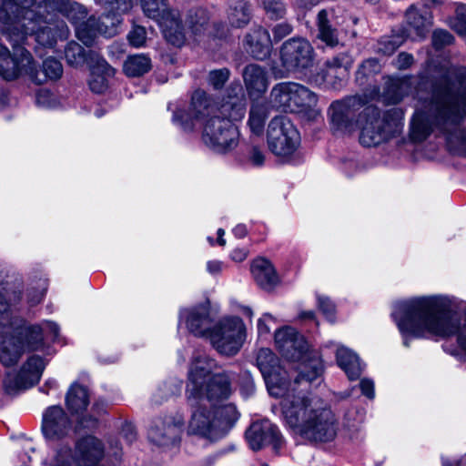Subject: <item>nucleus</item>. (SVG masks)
Segmentation results:
<instances>
[{
	"label": "nucleus",
	"instance_id": "f3484780",
	"mask_svg": "<svg viewBox=\"0 0 466 466\" xmlns=\"http://www.w3.org/2000/svg\"><path fill=\"white\" fill-rule=\"evenodd\" d=\"M41 430L48 441H63L73 431L72 420L61 406H49L43 412Z\"/></svg>",
	"mask_w": 466,
	"mask_h": 466
},
{
	"label": "nucleus",
	"instance_id": "f257e3e1",
	"mask_svg": "<svg viewBox=\"0 0 466 466\" xmlns=\"http://www.w3.org/2000/svg\"><path fill=\"white\" fill-rule=\"evenodd\" d=\"M275 343L281 355L289 361L301 362L299 374L290 380L285 367L267 348L257 353L256 365L260 370L270 395L281 398L286 423L305 440L328 442L337 435V420L324 401L298 391L299 384L309 385L319 378L323 365L319 359L308 357V343L295 329L284 327L275 332Z\"/></svg>",
	"mask_w": 466,
	"mask_h": 466
},
{
	"label": "nucleus",
	"instance_id": "c03bdc74",
	"mask_svg": "<svg viewBox=\"0 0 466 466\" xmlns=\"http://www.w3.org/2000/svg\"><path fill=\"white\" fill-rule=\"evenodd\" d=\"M407 92L408 83L406 80L390 77L386 82L384 97L390 104L396 105L402 100Z\"/></svg>",
	"mask_w": 466,
	"mask_h": 466
},
{
	"label": "nucleus",
	"instance_id": "09e8293b",
	"mask_svg": "<svg viewBox=\"0 0 466 466\" xmlns=\"http://www.w3.org/2000/svg\"><path fill=\"white\" fill-rule=\"evenodd\" d=\"M406 38L402 35L383 36L378 41L375 46V52L383 56H390L403 44Z\"/></svg>",
	"mask_w": 466,
	"mask_h": 466
},
{
	"label": "nucleus",
	"instance_id": "c85d7f7f",
	"mask_svg": "<svg viewBox=\"0 0 466 466\" xmlns=\"http://www.w3.org/2000/svg\"><path fill=\"white\" fill-rule=\"evenodd\" d=\"M22 299L21 283L11 284L6 281L0 285V328L10 326L15 317L13 316L11 306Z\"/></svg>",
	"mask_w": 466,
	"mask_h": 466
},
{
	"label": "nucleus",
	"instance_id": "69168bd1",
	"mask_svg": "<svg viewBox=\"0 0 466 466\" xmlns=\"http://www.w3.org/2000/svg\"><path fill=\"white\" fill-rule=\"evenodd\" d=\"M248 161L255 167H261L265 161L263 151L256 146L250 147L248 152Z\"/></svg>",
	"mask_w": 466,
	"mask_h": 466
},
{
	"label": "nucleus",
	"instance_id": "49530a36",
	"mask_svg": "<svg viewBox=\"0 0 466 466\" xmlns=\"http://www.w3.org/2000/svg\"><path fill=\"white\" fill-rule=\"evenodd\" d=\"M38 77L41 80L40 82H35L40 85L49 80H57L63 75V66L61 62L56 58L48 57L43 62L42 69L39 71L37 69Z\"/></svg>",
	"mask_w": 466,
	"mask_h": 466
},
{
	"label": "nucleus",
	"instance_id": "79ce46f5",
	"mask_svg": "<svg viewBox=\"0 0 466 466\" xmlns=\"http://www.w3.org/2000/svg\"><path fill=\"white\" fill-rule=\"evenodd\" d=\"M152 67L149 56L140 54L127 56L123 70L127 76L137 77L147 74Z\"/></svg>",
	"mask_w": 466,
	"mask_h": 466
},
{
	"label": "nucleus",
	"instance_id": "864d4df0",
	"mask_svg": "<svg viewBox=\"0 0 466 466\" xmlns=\"http://www.w3.org/2000/svg\"><path fill=\"white\" fill-rule=\"evenodd\" d=\"M230 71L226 68L211 70L208 76V83L216 90L222 89L229 79Z\"/></svg>",
	"mask_w": 466,
	"mask_h": 466
},
{
	"label": "nucleus",
	"instance_id": "4c0bfd02",
	"mask_svg": "<svg viewBox=\"0 0 466 466\" xmlns=\"http://www.w3.org/2000/svg\"><path fill=\"white\" fill-rule=\"evenodd\" d=\"M95 3L102 7L105 12L112 15L111 25L107 33L114 30V25H120L122 15L128 13L134 5V0H95Z\"/></svg>",
	"mask_w": 466,
	"mask_h": 466
},
{
	"label": "nucleus",
	"instance_id": "a19ab883",
	"mask_svg": "<svg viewBox=\"0 0 466 466\" xmlns=\"http://www.w3.org/2000/svg\"><path fill=\"white\" fill-rule=\"evenodd\" d=\"M139 4L143 14L157 23L177 10L170 6L168 0H139Z\"/></svg>",
	"mask_w": 466,
	"mask_h": 466
},
{
	"label": "nucleus",
	"instance_id": "cd10ccee",
	"mask_svg": "<svg viewBox=\"0 0 466 466\" xmlns=\"http://www.w3.org/2000/svg\"><path fill=\"white\" fill-rule=\"evenodd\" d=\"M406 26L402 30V35L407 39H421L426 35L431 25V15L427 11L420 14L414 5H411L405 13Z\"/></svg>",
	"mask_w": 466,
	"mask_h": 466
},
{
	"label": "nucleus",
	"instance_id": "4d7b16f0",
	"mask_svg": "<svg viewBox=\"0 0 466 466\" xmlns=\"http://www.w3.org/2000/svg\"><path fill=\"white\" fill-rule=\"evenodd\" d=\"M453 35L442 29L435 30L432 35V45L435 49H441L446 46H450L453 43Z\"/></svg>",
	"mask_w": 466,
	"mask_h": 466
},
{
	"label": "nucleus",
	"instance_id": "4be33fe9",
	"mask_svg": "<svg viewBox=\"0 0 466 466\" xmlns=\"http://www.w3.org/2000/svg\"><path fill=\"white\" fill-rule=\"evenodd\" d=\"M353 58L348 52H342L328 59L322 70L324 83L334 89L340 88L346 82Z\"/></svg>",
	"mask_w": 466,
	"mask_h": 466
},
{
	"label": "nucleus",
	"instance_id": "bf43d9fd",
	"mask_svg": "<svg viewBox=\"0 0 466 466\" xmlns=\"http://www.w3.org/2000/svg\"><path fill=\"white\" fill-rule=\"evenodd\" d=\"M127 39L131 46L141 47L147 40L146 28L140 25H135L127 35Z\"/></svg>",
	"mask_w": 466,
	"mask_h": 466
},
{
	"label": "nucleus",
	"instance_id": "13d9d810",
	"mask_svg": "<svg viewBox=\"0 0 466 466\" xmlns=\"http://www.w3.org/2000/svg\"><path fill=\"white\" fill-rule=\"evenodd\" d=\"M181 382L176 384H167L165 383L162 387L157 390V393H156L153 397L154 401L156 403H160L162 400L167 399L170 396H173L180 391Z\"/></svg>",
	"mask_w": 466,
	"mask_h": 466
},
{
	"label": "nucleus",
	"instance_id": "0eeeda50",
	"mask_svg": "<svg viewBox=\"0 0 466 466\" xmlns=\"http://www.w3.org/2000/svg\"><path fill=\"white\" fill-rule=\"evenodd\" d=\"M62 15L75 25L76 37L86 46L93 45L97 35L112 37L117 33L119 25H114V30L107 33L110 29L108 25H111V14L104 11L98 18H87L86 7L77 2H69Z\"/></svg>",
	"mask_w": 466,
	"mask_h": 466
},
{
	"label": "nucleus",
	"instance_id": "2eb2a0df",
	"mask_svg": "<svg viewBox=\"0 0 466 466\" xmlns=\"http://www.w3.org/2000/svg\"><path fill=\"white\" fill-rule=\"evenodd\" d=\"M197 394L186 392L188 403L194 405L202 401L210 406L220 407V403L228 400L232 393L231 376L228 371L214 373L200 383V389Z\"/></svg>",
	"mask_w": 466,
	"mask_h": 466
},
{
	"label": "nucleus",
	"instance_id": "393cba45",
	"mask_svg": "<svg viewBox=\"0 0 466 466\" xmlns=\"http://www.w3.org/2000/svg\"><path fill=\"white\" fill-rule=\"evenodd\" d=\"M182 320L185 321L189 332L197 337H208L212 329L209 309L205 305L180 310L179 321Z\"/></svg>",
	"mask_w": 466,
	"mask_h": 466
},
{
	"label": "nucleus",
	"instance_id": "a878e982",
	"mask_svg": "<svg viewBox=\"0 0 466 466\" xmlns=\"http://www.w3.org/2000/svg\"><path fill=\"white\" fill-rule=\"evenodd\" d=\"M25 351V345L9 326L0 328V361L4 366L15 365Z\"/></svg>",
	"mask_w": 466,
	"mask_h": 466
},
{
	"label": "nucleus",
	"instance_id": "e2e57ef3",
	"mask_svg": "<svg viewBox=\"0 0 466 466\" xmlns=\"http://www.w3.org/2000/svg\"><path fill=\"white\" fill-rule=\"evenodd\" d=\"M292 25L287 22L276 25L272 28L273 38L275 42H279L292 32Z\"/></svg>",
	"mask_w": 466,
	"mask_h": 466
},
{
	"label": "nucleus",
	"instance_id": "ddd939ff",
	"mask_svg": "<svg viewBox=\"0 0 466 466\" xmlns=\"http://www.w3.org/2000/svg\"><path fill=\"white\" fill-rule=\"evenodd\" d=\"M10 43L14 46V42ZM20 46H13L15 50V56H13L8 48L0 44V76L11 81L25 75L33 82H40L35 61L32 55Z\"/></svg>",
	"mask_w": 466,
	"mask_h": 466
},
{
	"label": "nucleus",
	"instance_id": "aec40b11",
	"mask_svg": "<svg viewBox=\"0 0 466 466\" xmlns=\"http://www.w3.org/2000/svg\"><path fill=\"white\" fill-rule=\"evenodd\" d=\"M183 423L173 418L157 419L148 429L147 438L151 443L158 447L177 445L180 441Z\"/></svg>",
	"mask_w": 466,
	"mask_h": 466
},
{
	"label": "nucleus",
	"instance_id": "4468645a",
	"mask_svg": "<svg viewBox=\"0 0 466 466\" xmlns=\"http://www.w3.org/2000/svg\"><path fill=\"white\" fill-rule=\"evenodd\" d=\"M208 337L218 353L233 356L242 346L244 324L238 317L224 318L212 328Z\"/></svg>",
	"mask_w": 466,
	"mask_h": 466
},
{
	"label": "nucleus",
	"instance_id": "6e6d98bb",
	"mask_svg": "<svg viewBox=\"0 0 466 466\" xmlns=\"http://www.w3.org/2000/svg\"><path fill=\"white\" fill-rule=\"evenodd\" d=\"M318 307L326 319L331 322L335 320L336 307L334 303L325 296L318 295Z\"/></svg>",
	"mask_w": 466,
	"mask_h": 466
},
{
	"label": "nucleus",
	"instance_id": "680f3d73",
	"mask_svg": "<svg viewBox=\"0 0 466 466\" xmlns=\"http://www.w3.org/2000/svg\"><path fill=\"white\" fill-rule=\"evenodd\" d=\"M40 327L44 333L45 340H49L52 342L58 341L60 329L56 322L45 320L40 324Z\"/></svg>",
	"mask_w": 466,
	"mask_h": 466
},
{
	"label": "nucleus",
	"instance_id": "9b49d317",
	"mask_svg": "<svg viewBox=\"0 0 466 466\" xmlns=\"http://www.w3.org/2000/svg\"><path fill=\"white\" fill-rule=\"evenodd\" d=\"M268 149L276 156L288 157L300 145V135L293 123L286 116L273 117L267 129Z\"/></svg>",
	"mask_w": 466,
	"mask_h": 466
},
{
	"label": "nucleus",
	"instance_id": "58836bf2",
	"mask_svg": "<svg viewBox=\"0 0 466 466\" xmlns=\"http://www.w3.org/2000/svg\"><path fill=\"white\" fill-rule=\"evenodd\" d=\"M115 69L105 60L97 63L91 71L89 79L90 89L96 94L104 93L108 86V78L114 76Z\"/></svg>",
	"mask_w": 466,
	"mask_h": 466
},
{
	"label": "nucleus",
	"instance_id": "b1692460",
	"mask_svg": "<svg viewBox=\"0 0 466 466\" xmlns=\"http://www.w3.org/2000/svg\"><path fill=\"white\" fill-rule=\"evenodd\" d=\"M35 0H0V23L3 34L7 36L8 27H20L27 11Z\"/></svg>",
	"mask_w": 466,
	"mask_h": 466
},
{
	"label": "nucleus",
	"instance_id": "6ab92c4d",
	"mask_svg": "<svg viewBox=\"0 0 466 466\" xmlns=\"http://www.w3.org/2000/svg\"><path fill=\"white\" fill-rule=\"evenodd\" d=\"M45 367L46 363L43 358L36 355L31 356L21 368L19 374L15 376V385H11V375L3 381L5 392L13 395L31 388L39 381Z\"/></svg>",
	"mask_w": 466,
	"mask_h": 466
},
{
	"label": "nucleus",
	"instance_id": "603ef678",
	"mask_svg": "<svg viewBox=\"0 0 466 466\" xmlns=\"http://www.w3.org/2000/svg\"><path fill=\"white\" fill-rule=\"evenodd\" d=\"M451 26L466 42V5L457 4L456 15L451 21Z\"/></svg>",
	"mask_w": 466,
	"mask_h": 466
},
{
	"label": "nucleus",
	"instance_id": "338daca9",
	"mask_svg": "<svg viewBox=\"0 0 466 466\" xmlns=\"http://www.w3.org/2000/svg\"><path fill=\"white\" fill-rule=\"evenodd\" d=\"M275 322V319L269 313H265L258 321V332L259 336L268 335L270 332L269 323Z\"/></svg>",
	"mask_w": 466,
	"mask_h": 466
},
{
	"label": "nucleus",
	"instance_id": "1a4fd4ad",
	"mask_svg": "<svg viewBox=\"0 0 466 466\" xmlns=\"http://www.w3.org/2000/svg\"><path fill=\"white\" fill-rule=\"evenodd\" d=\"M366 100L361 96H350L333 101L328 108V116L333 133L351 135L359 127L360 115Z\"/></svg>",
	"mask_w": 466,
	"mask_h": 466
},
{
	"label": "nucleus",
	"instance_id": "e433bc0d",
	"mask_svg": "<svg viewBox=\"0 0 466 466\" xmlns=\"http://www.w3.org/2000/svg\"><path fill=\"white\" fill-rule=\"evenodd\" d=\"M89 404V393L86 387L74 382L66 395V405L71 413L86 410Z\"/></svg>",
	"mask_w": 466,
	"mask_h": 466
},
{
	"label": "nucleus",
	"instance_id": "052dcab7",
	"mask_svg": "<svg viewBox=\"0 0 466 466\" xmlns=\"http://www.w3.org/2000/svg\"><path fill=\"white\" fill-rule=\"evenodd\" d=\"M239 384L240 392L245 398L251 396L255 392V383L249 371L244 370L240 373Z\"/></svg>",
	"mask_w": 466,
	"mask_h": 466
},
{
	"label": "nucleus",
	"instance_id": "774afa93",
	"mask_svg": "<svg viewBox=\"0 0 466 466\" xmlns=\"http://www.w3.org/2000/svg\"><path fill=\"white\" fill-rule=\"evenodd\" d=\"M77 423L78 426L83 429H96L98 425V416L92 412V414L85 415L79 418Z\"/></svg>",
	"mask_w": 466,
	"mask_h": 466
},
{
	"label": "nucleus",
	"instance_id": "20e7f679",
	"mask_svg": "<svg viewBox=\"0 0 466 466\" xmlns=\"http://www.w3.org/2000/svg\"><path fill=\"white\" fill-rule=\"evenodd\" d=\"M188 405L191 409L188 432L210 440L224 437L239 418V412L232 403L215 408L202 401Z\"/></svg>",
	"mask_w": 466,
	"mask_h": 466
},
{
	"label": "nucleus",
	"instance_id": "423d86ee",
	"mask_svg": "<svg viewBox=\"0 0 466 466\" xmlns=\"http://www.w3.org/2000/svg\"><path fill=\"white\" fill-rule=\"evenodd\" d=\"M359 121L360 143L367 147L390 140L403 127L402 118L396 109L385 112L381 117L380 110L374 106L363 108Z\"/></svg>",
	"mask_w": 466,
	"mask_h": 466
},
{
	"label": "nucleus",
	"instance_id": "c9c22d12",
	"mask_svg": "<svg viewBox=\"0 0 466 466\" xmlns=\"http://www.w3.org/2000/svg\"><path fill=\"white\" fill-rule=\"evenodd\" d=\"M227 17L232 27L246 26L252 18L251 5L246 0H230Z\"/></svg>",
	"mask_w": 466,
	"mask_h": 466
},
{
	"label": "nucleus",
	"instance_id": "72a5a7b5",
	"mask_svg": "<svg viewBox=\"0 0 466 466\" xmlns=\"http://www.w3.org/2000/svg\"><path fill=\"white\" fill-rule=\"evenodd\" d=\"M337 363L344 370L349 380H358L364 370V364L358 355L346 347H339L336 351Z\"/></svg>",
	"mask_w": 466,
	"mask_h": 466
},
{
	"label": "nucleus",
	"instance_id": "f03ea898",
	"mask_svg": "<svg viewBox=\"0 0 466 466\" xmlns=\"http://www.w3.org/2000/svg\"><path fill=\"white\" fill-rule=\"evenodd\" d=\"M431 135L443 137L451 154L466 157V66H451L436 79L424 108L414 113L410 140L420 143Z\"/></svg>",
	"mask_w": 466,
	"mask_h": 466
},
{
	"label": "nucleus",
	"instance_id": "8fccbe9b",
	"mask_svg": "<svg viewBox=\"0 0 466 466\" xmlns=\"http://www.w3.org/2000/svg\"><path fill=\"white\" fill-rule=\"evenodd\" d=\"M66 62L72 66H82L86 60V53L76 42H70L65 49Z\"/></svg>",
	"mask_w": 466,
	"mask_h": 466
},
{
	"label": "nucleus",
	"instance_id": "7ed1b4c3",
	"mask_svg": "<svg viewBox=\"0 0 466 466\" xmlns=\"http://www.w3.org/2000/svg\"><path fill=\"white\" fill-rule=\"evenodd\" d=\"M391 316L407 348L412 339H445L456 335L459 346L466 352V315L461 318L447 297L400 301L395 304Z\"/></svg>",
	"mask_w": 466,
	"mask_h": 466
},
{
	"label": "nucleus",
	"instance_id": "a18cd8bd",
	"mask_svg": "<svg viewBox=\"0 0 466 466\" xmlns=\"http://www.w3.org/2000/svg\"><path fill=\"white\" fill-rule=\"evenodd\" d=\"M268 117V106L265 104H253L249 110L248 125L252 134L259 136L263 133L265 121Z\"/></svg>",
	"mask_w": 466,
	"mask_h": 466
},
{
	"label": "nucleus",
	"instance_id": "473e14b6",
	"mask_svg": "<svg viewBox=\"0 0 466 466\" xmlns=\"http://www.w3.org/2000/svg\"><path fill=\"white\" fill-rule=\"evenodd\" d=\"M334 9H321L317 15L318 38L329 46L339 45L338 29L334 26Z\"/></svg>",
	"mask_w": 466,
	"mask_h": 466
},
{
	"label": "nucleus",
	"instance_id": "2f4dec72",
	"mask_svg": "<svg viewBox=\"0 0 466 466\" xmlns=\"http://www.w3.org/2000/svg\"><path fill=\"white\" fill-rule=\"evenodd\" d=\"M242 76L249 96L258 97L268 89V81L264 67L249 64L244 67Z\"/></svg>",
	"mask_w": 466,
	"mask_h": 466
},
{
	"label": "nucleus",
	"instance_id": "6e6552de",
	"mask_svg": "<svg viewBox=\"0 0 466 466\" xmlns=\"http://www.w3.org/2000/svg\"><path fill=\"white\" fill-rule=\"evenodd\" d=\"M103 456L102 441L89 435L76 441L74 454L68 446L58 449L49 464L50 466H98Z\"/></svg>",
	"mask_w": 466,
	"mask_h": 466
},
{
	"label": "nucleus",
	"instance_id": "f8f14e48",
	"mask_svg": "<svg viewBox=\"0 0 466 466\" xmlns=\"http://www.w3.org/2000/svg\"><path fill=\"white\" fill-rule=\"evenodd\" d=\"M239 131L228 119L214 116L208 119L202 132L203 143L218 154H227L238 145Z\"/></svg>",
	"mask_w": 466,
	"mask_h": 466
},
{
	"label": "nucleus",
	"instance_id": "ea45409f",
	"mask_svg": "<svg viewBox=\"0 0 466 466\" xmlns=\"http://www.w3.org/2000/svg\"><path fill=\"white\" fill-rule=\"evenodd\" d=\"M209 18L208 11L206 8L194 6L187 12L186 25L193 36H199L207 31Z\"/></svg>",
	"mask_w": 466,
	"mask_h": 466
},
{
	"label": "nucleus",
	"instance_id": "dca6fc26",
	"mask_svg": "<svg viewBox=\"0 0 466 466\" xmlns=\"http://www.w3.org/2000/svg\"><path fill=\"white\" fill-rule=\"evenodd\" d=\"M282 66L291 71H301L313 66L314 49L304 38H291L280 48Z\"/></svg>",
	"mask_w": 466,
	"mask_h": 466
},
{
	"label": "nucleus",
	"instance_id": "37998d69",
	"mask_svg": "<svg viewBox=\"0 0 466 466\" xmlns=\"http://www.w3.org/2000/svg\"><path fill=\"white\" fill-rule=\"evenodd\" d=\"M220 113L224 116L222 118L233 121L241 120L246 112V103L243 97L234 96L228 97V100L223 103L219 108Z\"/></svg>",
	"mask_w": 466,
	"mask_h": 466
},
{
	"label": "nucleus",
	"instance_id": "bb28decb",
	"mask_svg": "<svg viewBox=\"0 0 466 466\" xmlns=\"http://www.w3.org/2000/svg\"><path fill=\"white\" fill-rule=\"evenodd\" d=\"M245 48L258 60L266 59L272 48L269 32L261 25H256L245 36Z\"/></svg>",
	"mask_w": 466,
	"mask_h": 466
},
{
	"label": "nucleus",
	"instance_id": "412c9836",
	"mask_svg": "<svg viewBox=\"0 0 466 466\" xmlns=\"http://www.w3.org/2000/svg\"><path fill=\"white\" fill-rule=\"evenodd\" d=\"M246 439L253 451H259L266 445L278 447L282 440L278 426L268 420L253 422L246 431Z\"/></svg>",
	"mask_w": 466,
	"mask_h": 466
},
{
	"label": "nucleus",
	"instance_id": "9d476101",
	"mask_svg": "<svg viewBox=\"0 0 466 466\" xmlns=\"http://www.w3.org/2000/svg\"><path fill=\"white\" fill-rule=\"evenodd\" d=\"M275 106L291 112L312 110L318 103V96L308 87L295 82L275 85L270 92Z\"/></svg>",
	"mask_w": 466,
	"mask_h": 466
},
{
	"label": "nucleus",
	"instance_id": "c756f323",
	"mask_svg": "<svg viewBox=\"0 0 466 466\" xmlns=\"http://www.w3.org/2000/svg\"><path fill=\"white\" fill-rule=\"evenodd\" d=\"M21 319L16 318L10 324L9 329L25 345V350H41L45 347V336L39 325L23 326Z\"/></svg>",
	"mask_w": 466,
	"mask_h": 466
},
{
	"label": "nucleus",
	"instance_id": "5fc2aeb1",
	"mask_svg": "<svg viewBox=\"0 0 466 466\" xmlns=\"http://www.w3.org/2000/svg\"><path fill=\"white\" fill-rule=\"evenodd\" d=\"M69 0H42L39 5L38 8L44 9L46 12H47L50 15L62 14L66 7L68 5Z\"/></svg>",
	"mask_w": 466,
	"mask_h": 466
},
{
	"label": "nucleus",
	"instance_id": "a211bd4d",
	"mask_svg": "<svg viewBox=\"0 0 466 466\" xmlns=\"http://www.w3.org/2000/svg\"><path fill=\"white\" fill-rule=\"evenodd\" d=\"M211 111L207 94L203 90H196L191 96L188 110L177 108L173 114L172 121L184 131L194 129L195 122L208 116Z\"/></svg>",
	"mask_w": 466,
	"mask_h": 466
},
{
	"label": "nucleus",
	"instance_id": "39448f33",
	"mask_svg": "<svg viewBox=\"0 0 466 466\" xmlns=\"http://www.w3.org/2000/svg\"><path fill=\"white\" fill-rule=\"evenodd\" d=\"M68 34L66 22L58 15H51L47 18L35 11H27L20 27H8L6 38L15 46L23 45L28 35H34L38 45L53 47L58 40L66 39Z\"/></svg>",
	"mask_w": 466,
	"mask_h": 466
},
{
	"label": "nucleus",
	"instance_id": "de8ad7c7",
	"mask_svg": "<svg viewBox=\"0 0 466 466\" xmlns=\"http://www.w3.org/2000/svg\"><path fill=\"white\" fill-rule=\"evenodd\" d=\"M381 71V65L377 58H368L364 60L356 72V81L364 86L369 83L370 78L373 77Z\"/></svg>",
	"mask_w": 466,
	"mask_h": 466
},
{
	"label": "nucleus",
	"instance_id": "f704fd0d",
	"mask_svg": "<svg viewBox=\"0 0 466 466\" xmlns=\"http://www.w3.org/2000/svg\"><path fill=\"white\" fill-rule=\"evenodd\" d=\"M251 273L257 284L264 289H271L278 282L275 269L267 259H255L251 265Z\"/></svg>",
	"mask_w": 466,
	"mask_h": 466
},
{
	"label": "nucleus",
	"instance_id": "5701e85b",
	"mask_svg": "<svg viewBox=\"0 0 466 466\" xmlns=\"http://www.w3.org/2000/svg\"><path fill=\"white\" fill-rule=\"evenodd\" d=\"M216 367V361L206 353L196 351L193 355L186 386V392L197 394L199 392L200 383L212 375L211 372Z\"/></svg>",
	"mask_w": 466,
	"mask_h": 466
},
{
	"label": "nucleus",
	"instance_id": "0e129e2a",
	"mask_svg": "<svg viewBox=\"0 0 466 466\" xmlns=\"http://www.w3.org/2000/svg\"><path fill=\"white\" fill-rule=\"evenodd\" d=\"M413 62L414 58L412 55L406 52H401L397 56L393 64L396 68L404 70L408 69L413 64Z\"/></svg>",
	"mask_w": 466,
	"mask_h": 466
},
{
	"label": "nucleus",
	"instance_id": "7c9ffc66",
	"mask_svg": "<svg viewBox=\"0 0 466 466\" xmlns=\"http://www.w3.org/2000/svg\"><path fill=\"white\" fill-rule=\"evenodd\" d=\"M157 25L167 43L176 47H181L186 44L187 33L182 24L180 12L177 9L157 22Z\"/></svg>",
	"mask_w": 466,
	"mask_h": 466
},
{
	"label": "nucleus",
	"instance_id": "3c124183",
	"mask_svg": "<svg viewBox=\"0 0 466 466\" xmlns=\"http://www.w3.org/2000/svg\"><path fill=\"white\" fill-rule=\"evenodd\" d=\"M261 4L267 17L270 20L282 19L287 14L284 0H262Z\"/></svg>",
	"mask_w": 466,
	"mask_h": 466
}]
</instances>
